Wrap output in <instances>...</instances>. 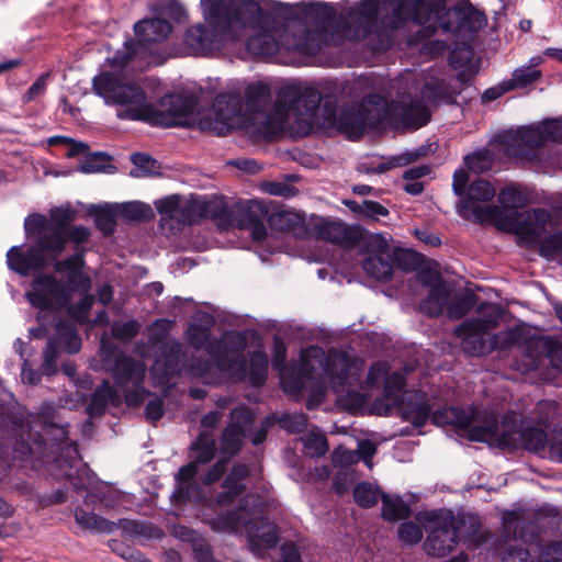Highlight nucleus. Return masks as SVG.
Segmentation results:
<instances>
[{"instance_id":"obj_19","label":"nucleus","mask_w":562,"mask_h":562,"mask_svg":"<svg viewBox=\"0 0 562 562\" xmlns=\"http://www.w3.org/2000/svg\"><path fill=\"white\" fill-rule=\"evenodd\" d=\"M486 25V16L472 5H458L443 14L441 29L445 32L459 34L461 32H475Z\"/></svg>"},{"instance_id":"obj_50","label":"nucleus","mask_w":562,"mask_h":562,"mask_svg":"<svg viewBox=\"0 0 562 562\" xmlns=\"http://www.w3.org/2000/svg\"><path fill=\"white\" fill-rule=\"evenodd\" d=\"M527 330L522 326H515L491 336L492 349H510L524 341Z\"/></svg>"},{"instance_id":"obj_48","label":"nucleus","mask_w":562,"mask_h":562,"mask_svg":"<svg viewBox=\"0 0 562 562\" xmlns=\"http://www.w3.org/2000/svg\"><path fill=\"white\" fill-rule=\"evenodd\" d=\"M362 268L367 274L379 281H387L393 274L390 257L368 256L362 262Z\"/></svg>"},{"instance_id":"obj_7","label":"nucleus","mask_w":562,"mask_h":562,"mask_svg":"<svg viewBox=\"0 0 562 562\" xmlns=\"http://www.w3.org/2000/svg\"><path fill=\"white\" fill-rule=\"evenodd\" d=\"M35 236L33 245L27 247L13 246L7 251L8 268L22 277H27L34 271H41L49 265V260L59 258L61 243L57 236Z\"/></svg>"},{"instance_id":"obj_55","label":"nucleus","mask_w":562,"mask_h":562,"mask_svg":"<svg viewBox=\"0 0 562 562\" xmlns=\"http://www.w3.org/2000/svg\"><path fill=\"white\" fill-rule=\"evenodd\" d=\"M353 499L362 508H371L374 506L379 498H381V491L370 483H359L353 488Z\"/></svg>"},{"instance_id":"obj_25","label":"nucleus","mask_w":562,"mask_h":562,"mask_svg":"<svg viewBox=\"0 0 562 562\" xmlns=\"http://www.w3.org/2000/svg\"><path fill=\"white\" fill-rule=\"evenodd\" d=\"M246 337L237 331H226L220 339L211 342L207 353L220 364L226 366L234 357L243 355L246 348Z\"/></svg>"},{"instance_id":"obj_33","label":"nucleus","mask_w":562,"mask_h":562,"mask_svg":"<svg viewBox=\"0 0 562 562\" xmlns=\"http://www.w3.org/2000/svg\"><path fill=\"white\" fill-rule=\"evenodd\" d=\"M113 375L117 384H128L139 386L145 378V364L134 358L120 355L113 366Z\"/></svg>"},{"instance_id":"obj_47","label":"nucleus","mask_w":562,"mask_h":562,"mask_svg":"<svg viewBox=\"0 0 562 562\" xmlns=\"http://www.w3.org/2000/svg\"><path fill=\"white\" fill-rule=\"evenodd\" d=\"M382 513L384 520L394 522L406 519L411 516V507L400 496L391 497L387 494L381 495Z\"/></svg>"},{"instance_id":"obj_32","label":"nucleus","mask_w":562,"mask_h":562,"mask_svg":"<svg viewBox=\"0 0 562 562\" xmlns=\"http://www.w3.org/2000/svg\"><path fill=\"white\" fill-rule=\"evenodd\" d=\"M125 401L132 407L145 404V418L150 423H156L164 416L162 397L154 396L147 389H127Z\"/></svg>"},{"instance_id":"obj_62","label":"nucleus","mask_w":562,"mask_h":562,"mask_svg":"<svg viewBox=\"0 0 562 562\" xmlns=\"http://www.w3.org/2000/svg\"><path fill=\"white\" fill-rule=\"evenodd\" d=\"M304 449L311 457H322L328 451V442L325 435L310 432L302 438Z\"/></svg>"},{"instance_id":"obj_52","label":"nucleus","mask_w":562,"mask_h":562,"mask_svg":"<svg viewBox=\"0 0 562 562\" xmlns=\"http://www.w3.org/2000/svg\"><path fill=\"white\" fill-rule=\"evenodd\" d=\"M553 338L542 336H525L522 341L524 352L532 361L547 358L552 348Z\"/></svg>"},{"instance_id":"obj_53","label":"nucleus","mask_w":562,"mask_h":562,"mask_svg":"<svg viewBox=\"0 0 562 562\" xmlns=\"http://www.w3.org/2000/svg\"><path fill=\"white\" fill-rule=\"evenodd\" d=\"M382 8L383 11L392 13V29H397L403 22L413 20L411 0H383Z\"/></svg>"},{"instance_id":"obj_12","label":"nucleus","mask_w":562,"mask_h":562,"mask_svg":"<svg viewBox=\"0 0 562 562\" xmlns=\"http://www.w3.org/2000/svg\"><path fill=\"white\" fill-rule=\"evenodd\" d=\"M502 143L507 156L522 161L538 160L539 153L544 146L542 133L536 125L522 126L516 132L505 133L502 135Z\"/></svg>"},{"instance_id":"obj_24","label":"nucleus","mask_w":562,"mask_h":562,"mask_svg":"<svg viewBox=\"0 0 562 562\" xmlns=\"http://www.w3.org/2000/svg\"><path fill=\"white\" fill-rule=\"evenodd\" d=\"M250 475L248 465L235 463L221 484L222 491L215 495L212 503L218 507L232 505L246 491V480Z\"/></svg>"},{"instance_id":"obj_57","label":"nucleus","mask_w":562,"mask_h":562,"mask_svg":"<svg viewBox=\"0 0 562 562\" xmlns=\"http://www.w3.org/2000/svg\"><path fill=\"white\" fill-rule=\"evenodd\" d=\"M117 211L115 206H99L95 207L92 213L95 222V226L104 233V235H111L115 231L116 222L115 215Z\"/></svg>"},{"instance_id":"obj_56","label":"nucleus","mask_w":562,"mask_h":562,"mask_svg":"<svg viewBox=\"0 0 562 562\" xmlns=\"http://www.w3.org/2000/svg\"><path fill=\"white\" fill-rule=\"evenodd\" d=\"M285 395L293 400L299 401L301 396H305V391H308L306 395L305 406L307 409H314L318 407L326 397L327 389H282Z\"/></svg>"},{"instance_id":"obj_42","label":"nucleus","mask_w":562,"mask_h":562,"mask_svg":"<svg viewBox=\"0 0 562 562\" xmlns=\"http://www.w3.org/2000/svg\"><path fill=\"white\" fill-rule=\"evenodd\" d=\"M279 542L278 529L274 525L263 524L255 532L248 535L249 549L261 554L266 550L273 549Z\"/></svg>"},{"instance_id":"obj_40","label":"nucleus","mask_w":562,"mask_h":562,"mask_svg":"<svg viewBox=\"0 0 562 562\" xmlns=\"http://www.w3.org/2000/svg\"><path fill=\"white\" fill-rule=\"evenodd\" d=\"M367 386H404L405 375L398 371L390 373V367L384 361H378L370 367Z\"/></svg>"},{"instance_id":"obj_22","label":"nucleus","mask_w":562,"mask_h":562,"mask_svg":"<svg viewBox=\"0 0 562 562\" xmlns=\"http://www.w3.org/2000/svg\"><path fill=\"white\" fill-rule=\"evenodd\" d=\"M419 279L429 288L428 296L419 305L420 311L431 317L441 315L447 310L450 289L437 273H420Z\"/></svg>"},{"instance_id":"obj_23","label":"nucleus","mask_w":562,"mask_h":562,"mask_svg":"<svg viewBox=\"0 0 562 562\" xmlns=\"http://www.w3.org/2000/svg\"><path fill=\"white\" fill-rule=\"evenodd\" d=\"M231 416L233 422L224 428L221 436V451L228 457L240 451L245 426L252 419L251 412L245 407H235Z\"/></svg>"},{"instance_id":"obj_18","label":"nucleus","mask_w":562,"mask_h":562,"mask_svg":"<svg viewBox=\"0 0 562 562\" xmlns=\"http://www.w3.org/2000/svg\"><path fill=\"white\" fill-rule=\"evenodd\" d=\"M74 254L64 259L49 260L53 262L54 271L57 273H66L67 282L72 289L88 291L91 289V279L83 272L86 267V254L88 251L87 244H70Z\"/></svg>"},{"instance_id":"obj_26","label":"nucleus","mask_w":562,"mask_h":562,"mask_svg":"<svg viewBox=\"0 0 562 562\" xmlns=\"http://www.w3.org/2000/svg\"><path fill=\"white\" fill-rule=\"evenodd\" d=\"M265 11L262 10L261 20H259L255 26H249L248 30L254 33L248 37L246 42L247 50L257 56H272L279 52V42L271 31L261 29V24H267L269 20Z\"/></svg>"},{"instance_id":"obj_63","label":"nucleus","mask_w":562,"mask_h":562,"mask_svg":"<svg viewBox=\"0 0 562 562\" xmlns=\"http://www.w3.org/2000/svg\"><path fill=\"white\" fill-rule=\"evenodd\" d=\"M474 297L472 295H460L448 301L447 315L451 319L463 317L473 306Z\"/></svg>"},{"instance_id":"obj_38","label":"nucleus","mask_w":562,"mask_h":562,"mask_svg":"<svg viewBox=\"0 0 562 562\" xmlns=\"http://www.w3.org/2000/svg\"><path fill=\"white\" fill-rule=\"evenodd\" d=\"M271 101L270 87L262 82H252L245 89L244 115L260 113Z\"/></svg>"},{"instance_id":"obj_13","label":"nucleus","mask_w":562,"mask_h":562,"mask_svg":"<svg viewBox=\"0 0 562 562\" xmlns=\"http://www.w3.org/2000/svg\"><path fill=\"white\" fill-rule=\"evenodd\" d=\"M380 11H383L382 1L362 0L341 22L340 37L349 41L367 38L375 26Z\"/></svg>"},{"instance_id":"obj_21","label":"nucleus","mask_w":562,"mask_h":562,"mask_svg":"<svg viewBox=\"0 0 562 562\" xmlns=\"http://www.w3.org/2000/svg\"><path fill=\"white\" fill-rule=\"evenodd\" d=\"M267 207L257 200L239 201L231 207L220 205V213H215L216 217L225 218L239 228H246L254 223L261 221L267 215Z\"/></svg>"},{"instance_id":"obj_30","label":"nucleus","mask_w":562,"mask_h":562,"mask_svg":"<svg viewBox=\"0 0 562 562\" xmlns=\"http://www.w3.org/2000/svg\"><path fill=\"white\" fill-rule=\"evenodd\" d=\"M551 220L552 216L548 210L533 209L528 211L521 221L517 222L516 233L524 239L537 241L546 232V227Z\"/></svg>"},{"instance_id":"obj_64","label":"nucleus","mask_w":562,"mask_h":562,"mask_svg":"<svg viewBox=\"0 0 562 562\" xmlns=\"http://www.w3.org/2000/svg\"><path fill=\"white\" fill-rule=\"evenodd\" d=\"M540 255L546 259L552 260L562 254V232L551 234L540 241Z\"/></svg>"},{"instance_id":"obj_36","label":"nucleus","mask_w":562,"mask_h":562,"mask_svg":"<svg viewBox=\"0 0 562 562\" xmlns=\"http://www.w3.org/2000/svg\"><path fill=\"white\" fill-rule=\"evenodd\" d=\"M503 310L498 304L484 302L477 307V316L461 323V328L479 326L486 331L495 329L502 318Z\"/></svg>"},{"instance_id":"obj_51","label":"nucleus","mask_w":562,"mask_h":562,"mask_svg":"<svg viewBox=\"0 0 562 562\" xmlns=\"http://www.w3.org/2000/svg\"><path fill=\"white\" fill-rule=\"evenodd\" d=\"M520 439L526 450L538 454L543 453L549 446L547 432L536 427L525 428L520 432Z\"/></svg>"},{"instance_id":"obj_39","label":"nucleus","mask_w":562,"mask_h":562,"mask_svg":"<svg viewBox=\"0 0 562 562\" xmlns=\"http://www.w3.org/2000/svg\"><path fill=\"white\" fill-rule=\"evenodd\" d=\"M215 213H220L218 203H205L198 199H192L183 205L180 203L178 222L184 225H192L209 214L216 217Z\"/></svg>"},{"instance_id":"obj_46","label":"nucleus","mask_w":562,"mask_h":562,"mask_svg":"<svg viewBox=\"0 0 562 562\" xmlns=\"http://www.w3.org/2000/svg\"><path fill=\"white\" fill-rule=\"evenodd\" d=\"M109 403L114 406L119 404L116 389H94L90 395L86 412L90 418L100 417L104 414Z\"/></svg>"},{"instance_id":"obj_15","label":"nucleus","mask_w":562,"mask_h":562,"mask_svg":"<svg viewBox=\"0 0 562 562\" xmlns=\"http://www.w3.org/2000/svg\"><path fill=\"white\" fill-rule=\"evenodd\" d=\"M496 194L495 189L486 180L472 182L467 191L462 209L470 211L479 222H503V210L497 205H480L476 202L491 201Z\"/></svg>"},{"instance_id":"obj_58","label":"nucleus","mask_w":562,"mask_h":562,"mask_svg":"<svg viewBox=\"0 0 562 562\" xmlns=\"http://www.w3.org/2000/svg\"><path fill=\"white\" fill-rule=\"evenodd\" d=\"M131 159L135 166V168L130 172L132 177L138 178L158 173L159 165L157 160L149 155L136 153L132 155Z\"/></svg>"},{"instance_id":"obj_27","label":"nucleus","mask_w":562,"mask_h":562,"mask_svg":"<svg viewBox=\"0 0 562 562\" xmlns=\"http://www.w3.org/2000/svg\"><path fill=\"white\" fill-rule=\"evenodd\" d=\"M413 392L422 393L425 401L431 406L429 414H432V418L436 423L440 422V418L445 416V423L452 424L456 427L468 429L474 423L480 420V409L475 406L469 407L468 409L459 407H448L443 412L436 411V404L431 402L423 389H412ZM430 415H428L429 417Z\"/></svg>"},{"instance_id":"obj_5","label":"nucleus","mask_w":562,"mask_h":562,"mask_svg":"<svg viewBox=\"0 0 562 562\" xmlns=\"http://www.w3.org/2000/svg\"><path fill=\"white\" fill-rule=\"evenodd\" d=\"M77 218V211L68 205L55 207L49 212V220L40 213L29 215L24 221L26 235L41 234L44 237L57 236L64 254L68 244H88L91 229L83 225H69Z\"/></svg>"},{"instance_id":"obj_60","label":"nucleus","mask_w":562,"mask_h":562,"mask_svg":"<svg viewBox=\"0 0 562 562\" xmlns=\"http://www.w3.org/2000/svg\"><path fill=\"white\" fill-rule=\"evenodd\" d=\"M525 195L517 189L514 188H505L498 193V202L503 210V221L506 218L505 213L509 210H516L521 207L525 203Z\"/></svg>"},{"instance_id":"obj_4","label":"nucleus","mask_w":562,"mask_h":562,"mask_svg":"<svg viewBox=\"0 0 562 562\" xmlns=\"http://www.w3.org/2000/svg\"><path fill=\"white\" fill-rule=\"evenodd\" d=\"M200 5L207 26L231 41L246 36L248 27L255 26L262 15L254 0H200Z\"/></svg>"},{"instance_id":"obj_29","label":"nucleus","mask_w":562,"mask_h":562,"mask_svg":"<svg viewBox=\"0 0 562 562\" xmlns=\"http://www.w3.org/2000/svg\"><path fill=\"white\" fill-rule=\"evenodd\" d=\"M454 335L461 339L462 350L470 356H482L490 350V333L479 326L461 328V324L454 328Z\"/></svg>"},{"instance_id":"obj_37","label":"nucleus","mask_w":562,"mask_h":562,"mask_svg":"<svg viewBox=\"0 0 562 562\" xmlns=\"http://www.w3.org/2000/svg\"><path fill=\"white\" fill-rule=\"evenodd\" d=\"M246 506L247 501L241 499L237 508L218 514L217 516L210 518L207 522L215 531H236L240 527L246 526Z\"/></svg>"},{"instance_id":"obj_16","label":"nucleus","mask_w":562,"mask_h":562,"mask_svg":"<svg viewBox=\"0 0 562 562\" xmlns=\"http://www.w3.org/2000/svg\"><path fill=\"white\" fill-rule=\"evenodd\" d=\"M424 519L429 522H438L442 528L450 529L458 542H479L481 526L474 516L456 517L451 510L434 509L427 510Z\"/></svg>"},{"instance_id":"obj_28","label":"nucleus","mask_w":562,"mask_h":562,"mask_svg":"<svg viewBox=\"0 0 562 562\" xmlns=\"http://www.w3.org/2000/svg\"><path fill=\"white\" fill-rule=\"evenodd\" d=\"M214 325L213 315L204 312L196 313L186 331L187 342L196 350L204 349L207 352V347L215 341V338L211 337Z\"/></svg>"},{"instance_id":"obj_6","label":"nucleus","mask_w":562,"mask_h":562,"mask_svg":"<svg viewBox=\"0 0 562 562\" xmlns=\"http://www.w3.org/2000/svg\"><path fill=\"white\" fill-rule=\"evenodd\" d=\"M93 90L104 99L105 103L125 106V110L117 113L120 119L144 121V119L134 117L136 112L149 105L144 90L138 85L122 82L112 72H103L94 77Z\"/></svg>"},{"instance_id":"obj_45","label":"nucleus","mask_w":562,"mask_h":562,"mask_svg":"<svg viewBox=\"0 0 562 562\" xmlns=\"http://www.w3.org/2000/svg\"><path fill=\"white\" fill-rule=\"evenodd\" d=\"M532 65L521 66L514 70L512 78L505 80V90H514L516 88H526L542 77L541 70L536 66L541 61L540 58H532Z\"/></svg>"},{"instance_id":"obj_11","label":"nucleus","mask_w":562,"mask_h":562,"mask_svg":"<svg viewBox=\"0 0 562 562\" xmlns=\"http://www.w3.org/2000/svg\"><path fill=\"white\" fill-rule=\"evenodd\" d=\"M411 3L413 21L418 24L428 23L407 37L408 46H417L429 41L436 34L438 25L441 27L442 16L448 9L446 0H411Z\"/></svg>"},{"instance_id":"obj_10","label":"nucleus","mask_w":562,"mask_h":562,"mask_svg":"<svg viewBox=\"0 0 562 562\" xmlns=\"http://www.w3.org/2000/svg\"><path fill=\"white\" fill-rule=\"evenodd\" d=\"M214 119L201 121L202 130H209L217 135L225 133L241 123L244 116V103L238 91L220 93L213 101Z\"/></svg>"},{"instance_id":"obj_54","label":"nucleus","mask_w":562,"mask_h":562,"mask_svg":"<svg viewBox=\"0 0 562 562\" xmlns=\"http://www.w3.org/2000/svg\"><path fill=\"white\" fill-rule=\"evenodd\" d=\"M115 209L121 216L130 221H147L154 216L151 207L139 201L117 204Z\"/></svg>"},{"instance_id":"obj_2","label":"nucleus","mask_w":562,"mask_h":562,"mask_svg":"<svg viewBox=\"0 0 562 562\" xmlns=\"http://www.w3.org/2000/svg\"><path fill=\"white\" fill-rule=\"evenodd\" d=\"M321 99V93L312 87H282L262 121V136L271 137L284 131L308 135L315 124H322L335 127L350 139H358L367 127H374L386 120L391 111L380 94L367 95L359 104L346 106L338 114L329 102L319 109Z\"/></svg>"},{"instance_id":"obj_49","label":"nucleus","mask_w":562,"mask_h":562,"mask_svg":"<svg viewBox=\"0 0 562 562\" xmlns=\"http://www.w3.org/2000/svg\"><path fill=\"white\" fill-rule=\"evenodd\" d=\"M191 450L195 452L193 462L196 464H206L215 457L216 442L210 432L202 431L191 445Z\"/></svg>"},{"instance_id":"obj_9","label":"nucleus","mask_w":562,"mask_h":562,"mask_svg":"<svg viewBox=\"0 0 562 562\" xmlns=\"http://www.w3.org/2000/svg\"><path fill=\"white\" fill-rule=\"evenodd\" d=\"M31 290L25 293L32 306L41 311L53 310L55 306L64 307L71 300L70 285L66 286L53 274H40L33 279Z\"/></svg>"},{"instance_id":"obj_8","label":"nucleus","mask_w":562,"mask_h":562,"mask_svg":"<svg viewBox=\"0 0 562 562\" xmlns=\"http://www.w3.org/2000/svg\"><path fill=\"white\" fill-rule=\"evenodd\" d=\"M194 102L191 99L179 94H166L156 104L149 103L148 108L136 112L134 117L144 119L154 125L165 127L183 126L188 117L194 111Z\"/></svg>"},{"instance_id":"obj_61","label":"nucleus","mask_w":562,"mask_h":562,"mask_svg":"<svg viewBox=\"0 0 562 562\" xmlns=\"http://www.w3.org/2000/svg\"><path fill=\"white\" fill-rule=\"evenodd\" d=\"M58 345L55 338H50L43 350L42 374L52 376L58 372Z\"/></svg>"},{"instance_id":"obj_34","label":"nucleus","mask_w":562,"mask_h":562,"mask_svg":"<svg viewBox=\"0 0 562 562\" xmlns=\"http://www.w3.org/2000/svg\"><path fill=\"white\" fill-rule=\"evenodd\" d=\"M271 228L280 232L303 236L307 233L305 215L294 210H281L272 213L269 218Z\"/></svg>"},{"instance_id":"obj_35","label":"nucleus","mask_w":562,"mask_h":562,"mask_svg":"<svg viewBox=\"0 0 562 562\" xmlns=\"http://www.w3.org/2000/svg\"><path fill=\"white\" fill-rule=\"evenodd\" d=\"M395 115L404 126L419 128L430 120V112L422 100H411L407 104L395 105Z\"/></svg>"},{"instance_id":"obj_44","label":"nucleus","mask_w":562,"mask_h":562,"mask_svg":"<svg viewBox=\"0 0 562 562\" xmlns=\"http://www.w3.org/2000/svg\"><path fill=\"white\" fill-rule=\"evenodd\" d=\"M116 528H121L125 533L132 537L144 539H160L164 537L162 529L148 521L120 519L116 522Z\"/></svg>"},{"instance_id":"obj_41","label":"nucleus","mask_w":562,"mask_h":562,"mask_svg":"<svg viewBox=\"0 0 562 562\" xmlns=\"http://www.w3.org/2000/svg\"><path fill=\"white\" fill-rule=\"evenodd\" d=\"M336 43L334 34L328 37L327 31L308 30L295 43V50L305 56H315L324 44Z\"/></svg>"},{"instance_id":"obj_59","label":"nucleus","mask_w":562,"mask_h":562,"mask_svg":"<svg viewBox=\"0 0 562 562\" xmlns=\"http://www.w3.org/2000/svg\"><path fill=\"white\" fill-rule=\"evenodd\" d=\"M140 330V323L136 319H130L126 322H114L111 326L112 336L122 341H132Z\"/></svg>"},{"instance_id":"obj_14","label":"nucleus","mask_w":562,"mask_h":562,"mask_svg":"<svg viewBox=\"0 0 562 562\" xmlns=\"http://www.w3.org/2000/svg\"><path fill=\"white\" fill-rule=\"evenodd\" d=\"M171 24L158 18L144 19L134 25V32L137 36V42H126L125 50L117 53L114 60L120 65H125L137 53V48L144 44L159 43L165 41L171 33Z\"/></svg>"},{"instance_id":"obj_17","label":"nucleus","mask_w":562,"mask_h":562,"mask_svg":"<svg viewBox=\"0 0 562 562\" xmlns=\"http://www.w3.org/2000/svg\"><path fill=\"white\" fill-rule=\"evenodd\" d=\"M311 231L319 239L345 248L355 247L363 239L360 226L347 225L341 221L318 218L312 224Z\"/></svg>"},{"instance_id":"obj_1","label":"nucleus","mask_w":562,"mask_h":562,"mask_svg":"<svg viewBox=\"0 0 562 562\" xmlns=\"http://www.w3.org/2000/svg\"><path fill=\"white\" fill-rule=\"evenodd\" d=\"M12 394L0 389V427L11 435L5 446H11L13 458L34 460L49 467L57 477L66 479L76 491L91 484L87 464L80 460L78 445L68 439L69 424L52 404L44 403L35 415L12 403Z\"/></svg>"},{"instance_id":"obj_31","label":"nucleus","mask_w":562,"mask_h":562,"mask_svg":"<svg viewBox=\"0 0 562 562\" xmlns=\"http://www.w3.org/2000/svg\"><path fill=\"white\" fill-rule=\"evenodd\" d=\"M222 34L213 29H207L203 24H196L187 30L186 43L196 53H206L220 49L222 43L226 41Z\"/></svg>"},{"instance_id":"obj_3","label":"nucleus","mask_w":562,"mask_h":562,"mask_svg":"<svg viewBox=\"0 0 562 562\" xmlns=\"http://www.w3.org/2000/svg\"><path fill=\"white\" fill-rule=\"evenodd\" d=\"M338 391L336 405L351 414H363L369 411L376 415H400L404 420L416 427H423L431 411L422 393L411 389H383V394L376 396L371 405L366 393L355 389H334Z\"/></svg>"},{"instance_id":"obj_43","label":"nucleus","mask_w":562,"mask_h":562,"mask_svg":"<svg viewBox=\"0 0 562 562\" xmlns=\"http://www.w3.org/2000/svg\"><path fill=\"white\" fill-rule=\"evenodd\" d=\"M76 522L86 530L111 533L116 529V522L110 521L93 512L78 506L74 510Z\"/></svg>"},{"instance_id":"obj_20","label":"nucleus","mask_w":562,"mask_h":562,"mask_svg":"<svg viewBox=\"0 0 562 562\" xmlns=\"http://www.w3.org/2000/svg\"><path fill=\"white\" fill-rule=\"evenodd\" d=\"M427 512H420L416 515V520L429 531V536L424 542V549L428 555L442 558L448 555L458 543L456 537L448 528H442L438 522H429L424 519Z\"/></svg>"}]
</instances>
